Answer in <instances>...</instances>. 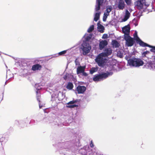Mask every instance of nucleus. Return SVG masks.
<instances>
[{
    "mask_svg": "<svg viewBox=\"0 0 155 155\" xmlns=\"http://www.w3.org/2000/svg\"><path fill=\"white\" fill-rule=\"evenodd\" d=\"M128 62L130 66L135 67L142 66L144 64L143 61L141 59L135 58L129 59Z\"/></svg>",
    "mask_w": 155,
    "mask_h": 155,
    "instance_id": "nucleus-1",
    "label": "nucleus"
},
{
    "mask_svg": "<svg viewBox=\"0 0 155 155\" xmlns=\"http://www.w3.org/2000/svg\"><path fill=\"white\" fill-rule=\"evenodd\" d=\"M95 61L99 66L103 67L105 64L107 59L104 56L100 53L97 56Z\"/></svg>",
    "mask_w": 155,
    "mask_h": 155,
    "instance_id": "nucleus-2",
    "label": "nucleus"
},
{
    "mask_svg": "<svg viewBox=\"0 0 155 155\" xmlns=\"http://www.w3.org/2000/svg\"><path fill=\"white\" fill-rule=\"evenodd\" d=\"M135 7L138 10H141L143 8L144 6L146 7H148L149 4L146 2V0H137L134 3Z\"/></svg>",
    "mask_w": 155,
    "mask_h": 155,
    "instance_id": "nucleus-3",
    "label": "nucleus"
},
{
    "mask_svg": "<svg viewBox=\"0 0 155 155\" xmlns=\"http://www.w3.org/2000/svg\"><path fill=\"white\" fill-rule=\"evenodd\" d=\"M110 73L102 72L99 74H95L94 76L93 80L94 81H99L101 80H104L108 77Z\"/></svg>",
    "mask_w": 155,
    "mask_h": 155,
    "instance_id": "nucleus-4",
    "label": "nucleus"
},
{
    "mask_svg": "<svg viewBox=\"0 0 155 155\" xmlns=\"http://www.w3.org/2000/svg\"><path fill=\"white\" fill-rule=\"evenodd\" d=\"M81 48L83 51V55H86L90 52L91 47L89 44L86 42H84L81 45Z\"/></svg>",
    "mask_w": 155,
    "mask_h": 155,
    "instance_id": "nucleus-5",
    "label": "nucleus"
},
{
    "mask_svg": "<svg viewBox=\"0 0 155 155\" xmlns=\"http://www.w3.org/2000/svg\"><path fill=\"white\" fill-rule=\"evenodd\" d=\"M124 39L126 41V45L128 47L132 46L135 42L133 38L131 37L130 35H127V36L124 37Z\"/></svg>",
    "mask_w": 155,
    "mask_h": 155,
    "instance_id": "nucleus-6",
    "label": "nucleus"
},
{
    "mask_svg": "<svg viewBox=\"0 0 155 155\" xmlns=\"http://www.w3.org/2000/svg\"><path fill=\"white\" fill-rule=\"evenodd\" d=\"M134 39L136 41L137 43H138L139 45L143 47H144L145 46H148V44L144 42L140 39L137 36V33L136 31L134 34Z\"/></svg>",
    "mask_w": 155,
    "mask_h": 155,
    "instance_id": "nucleus-7",
    "label": "nucleus"
},
{
    "mask_svg": "<svg viewBox=\"0 0 155 155\" xmlns=\"http://www.w3.org/2000/svg\"><path fill=\"white\" fill-rule=\"evenodd\" d=\"M117 6L118 9L123 10L125 6L124 1L123 0H118L117 2Z\"/></svg>",
    "mask_w": 155,
    "mask_h": 155,
    "instance_id": "nucleus-8",
    "label": "nucleus"
},
{
    "mask_svg": "<svg viewBox=\"0 0 155 155\" xmlns=\"http://www.w3.org/2000/svg\"><path fill=\"white\" fill-rule=\"evenodd\" d=\"M130 28L129 25L125 26L122 28V32L124 34V37L127 35H129Z\"/></svg>",
    "mask_w": 155,
    "mask_h": 155,
    "instance_id": "nucleus-9",
    "label": "nucleus"
},
{
    "mask_svg": "<svg viewBox=\"0 0 155 155\" xmlns=\"http://www.w3.org/2000/svg\"><path fill=\"white\" fill-rule=\"evenodd\" d=\"M112 10V7L111 6H109L106 9V12L104 13L103 18V20L104 21H106L107 16L109 15L110 12Z\"/></svg>",
    "mask_w": 155,
    "mask_h": 155,
    "instance_id": "nucleus-10",
    "label": "nucleus"
},
{
    "mask_svg": "<svg viewBox=\"0 0 155 155\" xmlns=\"http://www.w3.org/2000/svg\"><path fill=\"white\" fill-rule=\"evenodd\" d=\"M86 89V87L84 86L78 85L76 87V91L78 94H83Z\"/></svg>",
    "mask_w": 155,
    "mask_h": 155,
    "instance_id": "nucleus-11",
    "label": "nucleus"
},
{
    "mask_svg": "<svg viewBox=\"0 0 155 155\" xmlns=\"http://www.w3.org/2000/svg\"><path fill=\"white\" fill-rule=\"evenodd\" d=\"M112 50L110 48H106L104 51V52L101 53L105 57L108 56L111 54Z\"/></svg>",
    "mask_w": 155,
    "mask_h": 155,
    "instance_id": "nucleus-12",
    "label": "nucleus"
},
{
    "mask_svg": "<svg viewBox=\"0 0 155 155\" xmlns=\"http://www.w3.org/2000/svg\"><path fill=\"white\" fill-rule=\"evenodd\" d=\"M108 44L107 41L106 40H102L100 42L99 44V47L100 50H102L104 48L105 46Z\"/></svg>",
    "mask_w": 155,
    "mask_h": 155,
    "instance_id": "nucleus-13",
    "label": "nucleus"
},
{
    "mask_svg": "<svg viewBox=\"0 0 155 155\" xmlns=\"http://www.w3.org/2000/svg\"><path fill=\"white\" fill-rule=\"evenodd\" d=\"M85 68L86 66H78L77 68V74H79L83 72L84 71Z\"/></svg>",
    "mask_w": 155,
    "mask_h": 155,
    "instance_id": "nucleus-14",
    "label": "nucleus"
},
{
    "mask_svg": "<svg viewBox=\"0 0 155 155\" xmlns=\"http://www.w3.org/2000/svg\"><path fill=\"white\" fill-rule=\"evenodd\" d=\"M42 68L41 65L39 64H36L32 66L31 70L33 71L40 70Z\"/></svg>",
    "mask_w": 155,
    "mask_h": 155,
    "instance_id": "nucleus-15",
    "label": "nucleus"
},
{
    "mask_svg": "<svg viewBox=\"0 0 155 155\" xmlns=\"http://www.w3.org/2000/svg\"><path fill=\"white\" fill-rule=\"evenodd\" d=\"M130 13L127 10H126L124 18L123 19L124 21H126L130 17Z\"/></svg>",
    "mask_w": 155,
    "mask_h": 155,
    "instance_id": "nucleus-16",
    "label": "nucleus"
},
{
    "mask_svg": "<svg viewBox=\"0 0 155 155\" xmlns=\"http://www.w3.org/2000/svg\"><path fill=\"white\" fill-rule=\"evenodd\" d=\"M101 14V12H97L95 13L94 18V21H97L99 19Z\"/></svg>",
    "mask_w": 155,
    "mask_h": 155,
    "instance_id": "nucleus-17",
    "label": "nucleus"
},
{
    "mask_svg": "<svg viewBox=\"0 0 155 155\" xmlns=\"http://www.w3.org/2000/svg\"><path fill=\"white\" fill-rule=\"evenodd\" d=\"M112 45L113 47L115 48H117L119 47L120 45L119 43L117 42V41L115 40H114L112 41Z\"/></svg>",
    "mask_w": 155,
    "mask_h": 155,
    "instance_id": "nucleus-18",
    "label": "nucleus"
},
{
    "mask_svg": "<svg viewBox=\"0 0 155 155\" xmlns=\"http://www.w3.org/2000/svg\"><path fill=\"white\" fill-rule=\"evenodd\" d=\"M74 87V85L72 83L69 82L68 83L66 88L67 89L69 90H72Z\"/></svg>",
    "mask_w": 155,
    "mask_h": 155,
    "instance_id": "nucleus-19",
    "label": "nucleus"
},
{
    "mask_svg": "<svg viewBox=\"0 0 155 155\" xmlns=\"http://www.w3.org/2000/svg\"><path fill=\"white\" fill-rule=\"evenodd\" d=\"M101 2L100 0H97V6L95 8V10L96 12H98L101 9L100 6L101 5Z\"/></svg>",
    "mask_w": 155,
    "mask_h": 155,
    "instance_id": "nucleus-20",
    "label": "nucleus"
},
{
    "mask_svg": "<svg viewBox=\"0 0 155 155\" xmlns=\"http://www.w3.org/2000/svg\"><path fill=\"white\" fill-rule=\"evenodd\" d=\"M98 24V29H99V31L101 33H103L104 32V27L101 24H100L98 25V23H97Z\"/></svg>",
    "mask_w": 155,
    "mask_h": 155,
    "instance_id": "nucleus-21",
    "label": "nucleus"
},
{
    "mask_svg": "<svg viewBox=\"0 0 155 155\" xmlns=\"http://www.w3.org/2000/svg\"><path fill=\"white\" fill-rule=\"evenodd\" d=\"M94 25H91L90 26L89 28L88 29L87 31L88 33H91L94 30Z\"/></svg>",
    "mask_w": 155,
    "mask_h": 155,
    "instance_id": "nucleus-22",
    "label": "nucleus"
},
{
    "mask_svg": "<svg viewBox=\"0 0 155 155\" xmlns=\"http://www.w3.org/2000/svg\"><path fill=\"white\" fill-rule=\"evenodd\" d=\"M97 70V69L95 68H92L90 71V73L91 74H92L93 73L96 71Z\"/></svg>",
    "mask_w": 155,
    "mask_h": 155,
    "instance_id": "nucleus-23",
    "label": "nucleus"
},
{
    "mask_svg": "<svg viewBox=\"0 0 155 155\" xmlns=\"http://www.w3.org/2000/svg\"><path fill=\"white\" fill-rule=\"evenodd\" d=\"M148 45L149 46H144V47H150V48H153V49H150V51H151L154 52V51L153 50H154V51L155 50V47H154V46L150 45H149L148 44Z\"/></svg>",
    "mask_w": 155,
    "mask_h": 155,
    "instance_id": "nucleus-24",
    "label": "nucleus"
},
{
    "mask_svg": "<svg viewBox=\"0 0 155 155\" xmlns=\"http://www.w3.org/2000/svg\"><path fill=\"white\" fill-rule=\"evenodd\" d=\"M78 107V105L76 104H74L73 105H68L67 106V107L68 108H73L74 107Z\"/></svg>",
    "mask_w": 155,
    "mask_h": 155,
    "instance_id": "nucleus-25",
    "label": "nucleus"
},
{
    "mask_svg": "<svg viewBox=\"0 0 155 155\" xmlns=\"http://www.w3.org/2000/svg\"><path fill=\"white\" fill-rule=\"evenodd\" d=\"M124 1L128 5H131V0H124Z\"/></svg>",
    "mask_w": 155,
    "mask_h": 155,
    "instance_id": "nucleus-26",
    "label": "nucleus"
},
{
    "mask_svg": "<svg viewBox=\"0 0 155 155\" xmlns=\"http://www.w3.org/2000/svg\"><path fill=\"white\" fill-rule=\"evenodd\" d=\"M67 52V50H64L63 51L60 52L58 53L59 55H62L63 54H65Z\"/></svg>",
    "mask_w": 155,
    "mask_h": 155,
    "instance_id": "nucleus-27",
    "label": "nucleus"
},
{
    "mask_svg": "<svg viewBox=\"0 0 155 155\" xmlns=\"http://www.w3.org/2000/svg\"><path fill=\"white\" fill-rule=\"evenodd\" d=\"M108 37V35L107 34H104L102 36V38L105 39L107 38Z\"/></svg>",
    "mask_w": 155,
    "mask_h": 155,
    "instance_id": "nucleus-28",
    "label": "nucleus"
},
{
    "mask_svg": "<svg viewBox=\"0 0 155 155\" xmlns=\"http://www.w3.org/2000/svg\"><path fill=\"white\" fill-rule=\"evenodd\" d=\"M76 102V101H71L67 103L68 104H72L75 103Z\"/></svg>",
    "mask_w": 155,
    "mask_h": 155,
    "instance_id": "nucleus-29",
    "label": "nucleus"
},
{
    "mask_svg": "<svg viewBox=\"0 0 155 155\" xmlns=\"http://www.w3.org/2000/svg\"><path fill=\"white\" fill-rule=\"evenodd\" d=\"M90 146L91 147H93L94 146L93 141L91 140V141Z\"/></svg>",
    "mask_w": 155,
    "mask_h": 155,
    "instance_id": "nucleus-30",
    "label": "nucleus"
},
{
    "mask_svg": "<svg viewBox=\"0 0 155 155\" xmlns=\"http://www.w3.org/2000/svg\"><path fill=\"white\" fill-rule=\"evenodd\" d=\"M150 53V52L148 51H145L143 52V55L144 56H146V54H148Z\"/></svg>",
    "mask_w": 155,
    "mask_h": 155,
    "instance_id": "nucleus-31",
    "label": "nucleus"
},
{
    "mask_svg": "<svg viewBox=\"0 0 155 155\" xmlns=\"http://www.w3.org/2000/svg\"><path fill=\"white\" fill-rule=\"evenodd\" d=\"M82 75L84 76H87L88 75V74L84 71L82 73Z\"/></svg>",
    "mask_w": 155,
    "mask_h": 155,
    "instance_id": "nucleus-32",
    "label": "nucleus"
},
{
    "mask_svg": "<svg viewBox=\"0 0 155 155\" xmlns=\"http://www.w3.org/2000/svg\"><path fill=\"white\" fill-rule=\"evenodd\" d=\"M90 39H91V37L89 36H87L86 38V40L87 41L89 40Z\"/></svg>",
    "mask_w": 155,
    "mask_h": 155,
    "instance_id": "nucleus-33",
    "label": "nucleus"
},
{
    "mask_svg": "<svg viewBox=\"0 0 155 155\" xmlns=\"http://www.w3.org/2000/svg\"><path fill=\"white\" fill-rule=\"evenodd\" d=\"M63 78L65 80H66L68 78L67 75L66 74L64 75L63 77Z\"/></svg>",
    "mask_w": 155,
    "mask_h": 155,
    "instance_id": "nucleus-34",
    "label": "nucleus"
},
{
    "mask_svg": "<svg viewBox=\"0 0 155 155\" xmlns=\"http://www.w3.org/2000/svg\"><path fill=\"white\" fill-rule=\"evenodd\" d=\"M40 97L39 96H38L37 97V100L39 102H40Z\"/></svg>",
    "mask_w": 155,
    "mask_h": 155,
    "instance_id": "nucleus-35",
    "label": "nucleus"
},
{
    "mask_svg": "<svg viewBox=\"0 0 155 155\" xmlns=\"http://www.w3.org/2000/svg\"><path fill=\"white\" fill-rule=\"evenodd\" d=\"M119 52L117 53V54L120 58H122L123 56L122 54H120V55H119Z\"/></svg>",
    "mask_w": 155,
    "mask_h": 155,
    "instance_id": "nucleus-36",
    "label": "nucleus"
},
{
    "mask_svg": "<svg viewBox=\"0 0 155 155\" xmlns=\"http://www.w3.org/2000/svg\"><path fill=\"white\" fill-rule=\"evenodd\" d=\"M101 0V3H103V2L104 1V0Z\"/></svg>",
    "mask_w": 155,
    "mask_h": 155,
    "instance_id": "nucleus-37",
    "label": "nucleus"
},
{
    "mask_svg": "<svg viewBox=\"0 0 155 155\" xmlns=\"http://www.w3.org/2000/svg\"><path fill=\"white\" fill-rule=\"evenodd\" d=\"M2 150L3 151H4V148H3V147H2Z\"/></svg>",
    "mask_w": 155,
    "mask_h": 155,
    "instance_id": "nucleus-38",
    "label": "nucleus"
},
{
    "mask_svg": "<svg viewBox=\"0 0 155 155\" xmlns=\"http://www.w3.org/2000/svg\"><path fill=\"white\" fill-rule=\"evenodd\" d=\"M3 138H4V140H5V138H3V137H2V139H3Z\"/></svg>",
    "mask_w": 155,
    "mask_h": 155,
    "instance_id": "nucleus-39",
    "label": "nucleus"
},
{
    "mask_svg": "<svg viewBox=\"0 0 155 155\" xmlns=\"http://www.w3.org/2000/svg\"><path fill=\"white\" fill-rule=\"evenodd\" d=\"M75 63H76V60L75 61Z\"/></svg>",
    "mask_w": 155,
    "mask_h": 155,
    "instance_id": "nucleus-40",
    "label": "nucleus"
}]
</instances>
